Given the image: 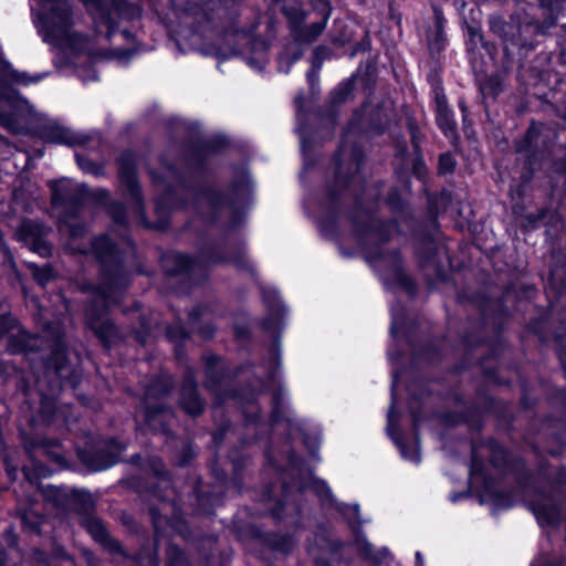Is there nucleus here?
I'll return each mask as SVG.
<instances>
[{
	"mask_svg": "<svg viewBox=\"0 0 566 566\" xmlns=\"http://www.w3.org/2000/svg\"><path fill=\"white\" fill-rule=\"evenodd\" d=\"M408 392L407 409L411 418V431L418 437V427L421 426L423 417V406L427 398L432 394L429 385L421 378L416 377L406 384Z\"/></svg>",
	"mask_w": 566,
	"mask_h": 566,
	"instance_id": "393cba45",
	"label": "nucleus"
},
{
	"mask_svg": "<svg viewBox=\"0 0 566 566\" xmlns=\"http://www.w3.org/2000/svg\"><path fill=\"white\" fill-rule=\"evenodd\" d=\"M8 348L12 354H28L35 350L32 336L24 332L10 336Z\"/></svg>",
	"mask_w": 566,
	"mask_h": 566,
	"instance_id": "603ef678",
	"label": "nucleus"
},
{
	"mask_svg": "<svg viewBox=\"0 0 566 566\" xmlns=\"http://www.w3.org/2000/svg\"><path fill=\"white\" fill-rule=\"evenodd\" d=\"M357 73L340 81L331 92L328 102L343 105L354 98Z\"/></svg>",
	"mask_w": 566,
	"mask_h": 566,
	"instance_id": "a18cd8bd",
	"label": "nucleus"
},
{
	"mask_svg": "<svg viewBox=\"0 0 566 566\" xmlns=\"http://www.w3.org/2000/svg\"><path fill=\"white\" fill-rule=\"evenodd\" d=\"M174 15L189 25L191 34L222 25L224 35L248 34L239 27L240 6L234 0H169Z\"/></svg>",
	"mask_w": 566,
	"mask_h": 566,
	"instance_id": "39448f33",
	"label": "nucleus"
},
{
	"mask_svg": "<svg viewBox=\"0 0 566 566\" xmlns=\"http://www.w3.org/2000/svg\"><path fill=\"white\" fill-rule=\"evenodd\" d=\"M292 492V483L287 480L280 482V492H276V482H269L261 488V502L266 506L268 515L277 524L283 522L285 507L290 494Z\"/></svg>",
	"mask_w": 566,
	"mask_h": 566,
	"instance_id": "b1692460",
	"label": "nucleus"
},
{
	"mask_svg": "<svg viewBox=\"0 0 566 566\" xmlns=\"http://www.w3.org/2000/svg\"><path fill=\"white\" fill-rule=\"evenodd\" d=\"M45 373H53L57 378H63V373L71 368L69 358V346L62 339H56L50 353L42 358Z\"/></svg>",
	"mask_w": 566,
	"mask_h": 566,
	"instance_id": "72a5a7b5",
	"label": "nucleus"
},
{
	"mask_svg": "<svg viewBox=\"0 0 566 566\" xmlns=\"http://www.w3.org/2000/svg\"><path fill=\"white\" fill-rule=\"evenodd\" d=\"M233 338L242 349H249L253 342V334L248 325L234 324L232 327Z\"/></svg>",
	"mask_w": 566,
	"mask_h": 566,
	"instance_id": "69168bd1",
	"label": "nucleus"
},
{
	"mask_svg": "<svg viewBox=\"0 0 566 566\" xmlns=\"http://www.w3.org/2000/svg\"><path fill=\"white\" fill-rule=\"evenodd\" d=\"M416 323L409 322L408 317L402 314L395 316L390 325V334L396 337L398 332H402L405 338H409L410 334L415 332Z\"/></svg>",
	"mask_w": 566,
	"mask_h": 566,
	"instance_id": "e2e57ef3",
	"label": "nucleus"
},
{
	"mask_svg": "<svg viewBox=\"0 0 566 566\" xmlns=\"http://www.w3.org/2000/svg\"><path fill=\"white\" fill-rule=\"evenodd\" d=\"M458 161L453 154L448 150L439 154L437 163V176L447 177L455 172Z\"/></svg>",
	"mask_w": 566,
	"mask_h": 566,
	"instance_id": "052dcab7",
	"label": "nucleus"
},
{
	"mask_svg": "<svg viewBox=\"0 0 566 566\" xmlns=\"http://www.w3.org/2000/svg\"><path fill=\"white\" fill-rule=\"evenodd\" d=\"M366 111L364 106L353 109L350 117L342 129V136H364L369 133L381 136L386 132V126L379 117H370L365 126Z\"/></svg>",
	"mask_w": 566,
	"mask_h": 566,
	"instance_id": "c85d7f7f",
	"label": "nucleus"
},
{
	"mask_svg": "<svg viewBox=\"0 0 566 566\" xmlns=\"http://www.w3.org/2000/svg\"><path fill=\"white\" fill-rule=\"evenodd\" d=\"M555 355L562 369L566 373V332L554 335Z\"/></svg>",
	"mask_w": 566,
	"mask_h": 566,
	"instance_id": "774afa93",
	"label": "nucleus"
},
{
	"mask_svg": "<svg viewBox=\"0 0 566 566\" xmlns=\"http://www.w3.org/2000/svg\"><path fill=\"white\" fill-rule=\"evenodd\" d=\"M202 254L212 264H233L238 270L255 274V266L245 258V249L241 244L234 245L229 252H223L218 245L211 244Z\"/></svg>",
	"mask_w": 566,
	"mask_h": 566,
	"instance_id": "bb28decb",
	"label": "nucleus"
},
{
	"mask_svg": "<svg viewBox=\"0 0 566 566\" xmlns=\"http://www.w3.org/2000/svg\"><path fill=\"white\" fill-rule=\"evenodd\" d=\"M41 6L50 4L46 11L40 14V21L50 36L66 33L73 25V8L69 0H38Z\"/></svg>",
	"mask_w": 566,
	"mask_h": 566,
	"instance_id": "a211bd4d",
	"label": "nucleus"
},
{
	"mask_svg": "<svg viewBox=\"0 0 566 566\" xmlns=\"http://www.w3.org/2000/svg\"><path fill=\"white\" fill-rule=\"evenodd\" d=\"M261 297L266 310V315L260 321L259 327L264 333L274 334L273 343L280 345V333L283 327L286 306L274 287H261Z\"/></svg>",
	"mask_w": 566,
	"mask_h": 566,
	"instance_id": "f3484780",
	"label": "nucleus"
},
{
	"mask_svg": "<svg viewBox=\"0 0 566 566\" xmlns=\"http://www.w3.org/2000/svg\"><path fill=\"white\" fill-rule=\"evenodd\" d=\"M228 458L232 467V480L234 484L240 485L243 482L248 458L240 451H230Z\"/></svg>",
	"mask_w": 566,
	"mask_h": 566,
	"instance_id": "bf43d9fd",
	"label": "nucleus"
},
{
	"mask_svg": "<svg viewBox=\"0 0 566 566\" xmlns=\"http://www.w3.org/2000/svg\"><path fill=\"white\" fill-rule=\"evenodd\" d=\"M172 408L166 402H149L144 400L143 421L144 426L154 434L167 433L168 422L166 415H171Z\"/></svg>",
	"mask_w": 566,
	"mask_h": 566,
	"instance_id": "2f4dec72",
	"label": "nucleus"
},
{
	"mask_svg": "<svg viewBox=\"0 0 566 566\" xmlns=\"http://www.w3.org/2000/svg\"><path fill=\"white\" fill-rule=\"evenodd\" d=\"M250 533L252 538L272 552L287 556L294 549V537L290 533L282 534L275 531H262L256 526H252Z\"/></svg>",
	"mask_w": 566,
	"mask_h": 566,
	"instance_id": "c756f323",
	"label": "nucleus"
},
{
	"mask_svg": "<svg viewBox=\"0 0 566 566\" xmlns=\"http://www.w3.org/2000/svg\"><path fill=\"white\" fill-rule=\"evenodd\" d=\"M432 23L426 28V42L431 59H439L441 53L448 46V35L446 27L448 23L443 9L438 4H432Z\"/></svg>",
	"mask_w": 566,
	"mask_h": 566,
	"instance_id": "a878e982",
	"label": "nucleus"
},
{
	"mask_svg": "<svg viewBox=\"0 0 566 566\" xmlns=\"http://www.w3.org/2000/svg\"><path fill=\"white\" fill-rule=\"evenodd\" d=\"M46 501L53 503L56 507L67 509L75 507L85 512L81 520V525L91 535L105 552L113 556L130 558L127 549L115 537H113L102 518L88 512L94 504L88 491L72 489L64 486L49 485L44 491Z\"/></svg>",
	"mask_w": 566,
	"mask_h": 566,
	"instance_id": "0eeeda50",
	"label": "nucleus"
},
{
	"mask_svg": "<svg viewBox=\"0 0 566 566\" xmlns=\"http://www.w3.org/2000/svg\"><path fill=\"white\" fill-rule=\"evenodd\" d=\"M105 350H111L116 344L123 340L119 327L113 318L86 325Z\"/></svg>",
	"mask_w": 566,
	"mask_h": 566,
	"instance_id": "f704fd0d",
	"label": "nucleus"
},
{
	"mask_svg": "<svg viewBox=\"0 0 566 566\" xmlns=\"http://www.w3.org/2000/svg\"><path fill=\"white\" fill-rule=\"evenodd\" d=\"M228 396L231 398H237L245 401L250 405L259 406V396L260 392L250 385H243L240 388H233L228 392Z\"/></svg>",
	"mask_w": 566,
	"mask_h": 566,
	"instance_id": "680f3d73",
	"label": "nucleus"
},
{
	"mask_svg": "<svg viewBox=\"0 0 566 566\" xmlns=\"http://www.w3.org/2000/svg\"><path fill=\"white\" fill-rule=\"evenodd\" d=\"M182 163L196 177H205L210 172V159L224 154L231 148L230 138L221 133L208 137L196 135L186 138L182 144Z\"/></svg>",
	"mask_w": 566,
	"mask_h": 566,
	"instance_id": "1a4fd4ad",
	"label": "nucleus"
},
{
	"mask_svg": "<svg viewBox=\"0 0 566 566\" xmlns=\"http://www.w3.org/2000/svg\"><path fill=\"white\" fill-rule=\"evenodd\" d=\"M145 472H149L155 479L165 483L172 482V473L167 469L161 457L153 455L146 459Z\"/></svg>",
	"mask_w": 566,
	"mask_h": 566,
	"instance_id": "09e8293b",
	"label": "nucleus"
},
{
	"mask_svg": "<svg viewBox=\"0 0 566 566\" xmlns=\"http://www.w3.org/2000/svg\"><path fill=\"white\" fill-rule=\"evenodd\" d=\"M484 491L489 494L495 507L511 509L514 505V496L511 491L496 490L494 483L488 484Z\"/></svg>",
	"mask_w": 566,
	"mask_h": 566,
	"instance_id": "5fc2aeb1",
	"label": "nucleus"
},
{
	"mask_svg": "<svg viewBox=\"0 0 566 566\" xmlns=\"http://www.w3.org/2000/svg\"><path fill=\"white\" fill-rule=\"evenodd\" d=\"M197 265L198 261L195 256L181 251H174L163 259L165 274L169 277H189Z\"/></svg>",
	"mask_w": 566,
	"mask_h": 566,
	"instance_id": "473e14b6",
	"label": "nucleus"
},
{
	"mask_svg": "<svg viewBox=\"0 0 566 566\" xmlns=\"http://www.w3.org/2000/svg\"><path fill=\"white\" fill-rule=\"evenodd\" d=\"M176 382L170 374H158L150 379L145 387V399L155 402H164L174 392Z\"/></svg>",
	"mask_w": 566,
	"mask_h": 566,
	"instance_id": "e433bc0d",
	"label": "nucleus"
},
{
	"mask_svg": "<svg viewBox=\"0 0 566 566\" xmlns=\"http://www.w3.org/2000/svg\"><path fill=\"white\" fill-rule=\"evenodd\" d=\"M469 474L470 478H482L483 488L494 483V478L488 473L484 460L479 452H471Z\"/></svg>",
	"mask_w": 566,
	"mask_h": 566,
	"instance_id": "3c124183",
	"label": "nucleus"
},
{
	"mask_svg": "<svg viewBox=\"0 0 566 566\" xmlns=\"http://www.w3.org/2000/svg\"><path fill=\"white\" fill-rule=\"evenodd\" d=\"M90 247L98 264L99 285L95 289V296L85 305V326L108 318L113 293L125 292L130 284L124 253L108 233L93 237Z\"/></svg>",
	"mask_w": 566,
	"mask_h": 566,
	"instance_id": "7ed1b4c3",
	"label": "nucleus"
},
{
	"mask_svg": "<svg viewBox=\"0 0 566 566\" xmlns=\"http://www.w3.org/2000/svg\"><path fill=\"white\" fill-rule=\"evenodd\" d=\"M478 401L465 406L463 410H450L441 413V422L448 428L465 424L471 432L481 433L485 427L486 417L502 410V400L489 392L485 386L475 388Z\"/></svg>",
	"mask_w": 566,
	"mask_h": 566,
	"instance_id": "9d476101",
	"label": "nucleus"
},
{
	"mask_svg": "<svg viewBox=\"0 0 566 566\" xmlns=\"http://www.w3.org/2000/svg\"><path fill=\"white\" fill-rule=\"evenodd\" d=\"M165 566H192L187 552L178 544L169 543L166 547Z\"/></svg>",
	"mask_w": 566,
	"mask_h": 566,
	"instance_id": "864d4df0",
	"label": "nucleus"
},
{
	"mask_svg": "<svg viewBox=\"0 0 566 566\" xmlns=\"http://www.w3.org/2000/svg\"><path fill=\"white\" fill-rule=\"evenodd\" d=\"M125 449L126 446L116 437L109 438L103 448L86 441L83 447L76 448V458L90 472H101L116 465Z\"/></svg>",
	"mask_w": 566,
	"mask_h": 566,
	"instance_id": "ddd939ff",
	"label": "nucleus"
},
{
	"mask_svg": "<svg viewBox=\"0 0 566 566\" xmlns=\"http://www.w3.org/2000/svg\"><path fill=\"white\" fill-rule=\"evenodd\" d=\"M335 171L332 180L324 186L326 216L321 221V230L329 234H337L339 219L343 211V197L353 184V174L344 172L339 155L335 157Z\"/></svg>",
	"mask_w": 566,
	"mask_h": 566,
	"instance_id": "f8f14e48",
	"label": "nucleus"
},
{
	"mask_svg": "<svg viewBox=\"0 0 566 566\" xmlns=\"http://www.w3.org/2000/svg\"><path fill=\"white\" fill-rule=\"evenodd\" d=\"M385 203L395 214H402L408 208V201L402 197L399 188L396 186L388 189Z\"/></svg>",
	"mask_w": 566,
	"mask_h": 566,
	"instance_id": "6e6d98bb",
	"label": "nucleus"
},
{
	"mask_svg": "<svg viewBox=\"0 0 566 566\" xmlns=\"http://www.w3.org/2000/svg\"><path fill=\"white\" fill-rule=\"evenodd\" d=\"M53 208H62L65 218L77 219L81 214L80 185L71 189L67 179H52L48 181Z\"/></svg>",
	"mask_w": 566,
	"mask_h": 566,
	"instance_id": "412c9836",
	"label": "nucleus"
},
{
	"mask_svg": "<svg viewBox=\"0 0 566 566\" xmlns=\"http://www.w3.org/2000/svg\"><path fill=\"white\" fill-rule=\"evenodd\" d=\"M178 186L192 192L193 206L199 208L205 205L207 209L199 213L200 219L209 226H217L223 210L230 211V226L235 227L243 222L247 211L253 200V182L247 170L233 176L229 182V189L223 190L216 184H190L180 168L171 175Z\"/></svg>",
	"mask_w": 566,
	"mask_h": 566,
	"instance_id": "f03ea898",
	"label": "nucleus"
},
{
	"mask_svg": "<svg viewBox=\"0 0 566 566\" xmlns=\"http://www.w3.org/2000/svg\"><path fill=\"white\" fill-rule=\"evenodd\" d=\"M205 360V387L211 391L218 390L224 380L230 378L228 370L220 366L221 356L210 354L203 358Z\"/></svg>",
	"mask_w": 566,
	"mask_h": 566,
	"instance_id": "58836bf2",
	"label": "nucleus"
},
{
	"mask_svg": "<svg viewBox=\"0 0 566 566\" xmlns=\"http://www.w3.org/2000/svg\"><path fill=\"white\" fill-rule=\"evenodd\" d=\"M119 187L125 197H129L135 207L140 211L144 224L147 229L166 231L172 213L184 211L189 206V200L176 186L166 185L154 199V214L156 220L150 222L145 214V200L143 188L138 178V156L135 150L125 148L115 158Z\"/></svg>",
	"mask_w": 566,
	"mask_h": 566,
	"instance_id": "20e7f679",
	"label": "nucleus"
},
{
	"mask_svg": "<svg viewBox=\"0 0 566 566\" xmlns=\"http://www.w3.org/2000/svg\"><path fill=\"white\" fill-rule=\"evenodd\" d=\"M489 462L494 469L513 474L515 482L521 488H527L533 480V473L527 468L525 459L521 455H514L501 442L500 450L490 452Z\"/></svg>",
	"mask_w": 566,
	"mask_h": 566,
	"instance_id": "aec40b11",
	"label": "nucleus"
},
{
	"mask_svg": "<svg viewBox=\"0 0 566 566\" xmlns=\"http://www.w3.org/2000/svg\"><path fill=\"white\" fill-rule=\"evenodd\" d=\"M371 256L378 262L391 261L389 265L390 276L387 277L388 284L402 290L410 298H415L418 295V284L416 280L406 272L400 249L379 250L376 248Z\"/></svg>",
	"mask_w": 566,
	"mask_h": 566,
	"instance_id": "dca6fc26",
	"label": "nucleus"
},
{
	"mask_svg": "<svg viewBox=\"0 0 566 566\" xmlns=\"http://www.w3.org/2000/svg\"><path fill=\"white\" fill-rule=\"evenodd\" d=\"M178 407L184 413L193 419L201 417L206 411L207 401L199 391L196 374L191 369L187 370L182 377Z\"/></svg>",
	"mask_w": 566,
	"mask_h": 566,
	"instance_id": "5701e85b",
	"label": "nucleus"
},
{
	"mask_svg": "<svg viewBox=\"0 0 566 566\" xmlns=\"http://www.w3.org/2000/svg\"><path fill=\"white\" fill-rule=\"evenodd\" d=\"M339 155L342 167L344 172H352L353 174V181L355 180L356 175L363 169L365 161H366V153L363 147V145L358 142H354L350 145L349 149V161L346 164L344 160L343 155V145L340 144L337 149L334 151L332 156V164H333V172L335 171V157Z\"/></svg>",
	"mask_w": 566,
	"mask_h": 566,
	"instance_id": "4c0bfd02",
	"label": "nucleus"
},
{
	"mask_svg": "<svg viewBox=\"0 0 566 566\" xmlns=\"http://www.w3.org/2000/svg\"><path fill=\"white\" fill-rule=\"evenodd\" d=\"M23 122L22 124H24ZM21 134H29L41 139L45 144L63 145L69 147L85 146L90 142V136L73 132L71 128L60 124H43L34 128H28L23 125Z\"/></svg>",
	"mask_w": 566,
	"mask_h": 566,
	"instance_id": "6ab92c4d",
	"label": "nucleus"
},
{
	"mask_svg": "<svg viewBox=\"0 0 566 566\" xmlns=\"http://www.w3.org/2000/svg\"><path fill=\"white\" fill-rule=\"evenodd\" d=\"M165 337L169 343H188L191 338V333L179 319L167 325Z\"/></svg>",
	"mask_w": 566,
	"mask_h": 566,
	"instance_id": "13d9d810",
	"label": "nucleus"
},
{
	"mask_svg": "<svg viewBox=\"0 0 566 566\" xmlns=\"http://www.w3.org/2000/svg\"><path fill=\"white\" fill-rule=\"evenodd\" d=\"M544 127V123L531 119L526 130L513 139L515 154L524 156L522 165L527 166V161H530V166L537 168L541 166L542 151L539 150L538 142Z\"/></svg>",
	"mask_w": 566,
	"mask_h": 566,
	"instance_id": "4be33fe9",
	"label": "nucleus"
},
{
	"mask_svg": "<svg viewBox=\"0 0 566 566\" xmlns=\"http://www.w3.org/2000/svg\"><path fill=\"white\" fill-rule=\"evenodd\" d=\"M307 488L319 500L322 505H328L329 507L334 509L337 513L343 515L345 518L348 516L349 511H353L355 516L359 515V505H349L347 503L337 502L332 489L329 488L328 483L325 480L313 475L310 480ZM305 489L306 485L301 484L298 486V492L302 493L305 491Z\"/></svg>",
	"mask_w": 566,
	"mask_h": 566,
	"instance_id": "cd10ccee",
	"label": "nucleus"
},
{
	"mask_svg": "<svg viewBox=\"0 0 566 566\" xmlns=\"http://www.w3.org/2000/svg\"><path fill=\"white\" fill-rule=\"evenodd\" d=\"M281 11L287 19L291 29L296 30L304 23L305 12L301 8L295 6H283Z\"/></svg>",
	"mask_w": 566,
	"mask_h": 566,
	"instance_id": "338daca9",
	"label": "nucleus"
},
{
	"mask_svg": "<svg viewBox=\"0 0 566 566\" xmlns=\"http://www.w3.org/2000/svg\"><path fill=\"white\" fill-rule=\"evenodd\" d=\"M397 395H396V380L391 386V402L387 413V434L394 444L399 450L402 459L408 460L415 464L421 462V449H420V427H418V438L412 432L413 446L410 447L407 442L403 432L399 424V412L397 410Z\"/></svg>",
	"mask_w": 566,
	"mask_h": 566,
	"instance_id": "4468645a",
	"label": "nucleus"
},
{
	"mask_svg": "<svg viewBox=\"0 0 566 566\" xmlns=\"http://www.w3.org/2000/svg\"><path fill=\"white\" fill-rule=\"evenodd\" d=\"M28 269L30 270L34 282L41 287H45L56 277V271L51 263L39 265L34 262H30L28 263Z\"/></svg>",
	"mask_w": 566,
	"mask_h": 566,
	"instance_id": "8fccbe9b",
	"label": "nucleus"
},
{
	"mask_svg": "<svg viewBox=\"0 0 566 566\" xmlns=\"http://www.w3.org/2000/svg\"><path fill=\"white\" fill-rule=\"evenodd\" d=\"M81 210L86 201L95 205L108 206L111 200L109 191L105 188L90 189L85 184H80Z\"/></svg>",
	"mask_w": 566,
	"mask_h": 566,
	"instance_id": "de8ad7c7",
	"label": "nucleus"
},
{
	"mask_svg": "<svg viewBox=\"0 0 566 566\" xmlns=\"http://www.w3.org/2000/svg\"><path fill=\"white\" fill-rule=\"evenodd\" d=\"M495 74L488 76L480 84V91L483 96H489L492 98H496L502 92V81L500 76H506L509 73L504 74L496 71L494 67Z\"/></svg>",
	"mask_w": 566,
	"mask_h": 566,
	"instance_id": "4d7b16f0",
	"label": "nucleus"
},
{
	"mask_svg": "<svg viewBox=\"0 0 566 566\" xmlns=\"http://www.w3.org/2000/svg\"><path fill=\"white\" fill-rule=\"evenodd\" d=\"M465 53L472 70L478 74H486L489 64L497 72L511 73L515 67H522V60L536 46L535 27L507 22L502 17L490 20V29L501 40V46L486 41L479 23L464 21Z\"/></svg>",
	"mask_w": 566,
	"mask_h": 566,
	"instance_id": "f257e3e1",
	"label": "nucleus"
},
{
	"mask_svg": "<svg viewBox=\"0 0 566 566\" xmlns=\"http://www.w3.org/2000/svg\"><path fill=\"white\" fill-rule=\"evenodd\" d=\"M416 255L422 268L436 264L438 260V245L432 233H422L420 242L416 248Z\"/></svg>",
	"mask_w": 566,
	"mask_h": 566,
	"instance_id": "c03bdc74",
	"label": "nucleus"
},
{
	"mask_svg": "<svg viewBox=\"0 0 566 566\" xmlns=\"http://www.w3.org/2000/svg\"><path fill=\"white\" fill-rule=\"evenodd\" d=\"M355 517H356V520H352L348 516L345 518L347 522V526L353 534L354 545L357 549L359 557L366 562L371 563V560L374 558V551H375L374 546L367 539V537L363 531L360 514Z\"/></svg>",
	"mask_w": 566,
	"mask_h": 566,
	"instance_id": "a19ab883",
	"label": "nucleus"
},
{
	"mask_svg": "<svg viewBox=\"0 0 566 566\" xmlns=\"http://www.w3.org/2000/svg\"><path fill=\"white\" fill-rule=\"evenodd\" d=\"M530 510L541 527H558L562 522V512L558 504L545 503L542 500H532Z\"/></svg>",
	"mask_w": 566,
	"mask_h": 566,
	"instance_id": "c9c22d12",
	"label": "nucleus"
},
{
	"mask_svg": "<svg viewBox=\"0 0 566 566\" xmlns=\"http://www.w3.org/2000/svg\"><path fill=\"white\" fill-rule=\"evenodd\" d=\"M434 102H436V125L440 129L442 134L452 130L458 127L457 122L454 119V113L449 107L448 99L446 94L443 93V88L440 87V92H438V87H434Z\"/></svg>",
	"mask_w": 566,
	"mask_h": 566,
	"instance_id": "ea45409f",
	"label": "nucleus"
},
{
	"mask_svg": "<svg viewBox=\"0 0 566 566\" xmlns=\"http://www.w3.org/2000/svg\"><path fill=\"white\" fill-rule=\"evenodd\" d=\"M503 312H504V307L501 306L494 313L493 326H494V331L496 334L495 336H485L478 332H467L461 337V343L467 352H473L481 347L489 348V353L482 355L479 358V365H484L486 361L497 358L502 353V347H503L502 333H503L504 324H503L502 319L496 321V318Z\"/></svg>",
	"mask_w": 566,
	"mask_h": 566,
	"instance_id": "2eb2a0df",
	"label": "nucleus"
},
{
	"mask_svg": "<svg viewBox=\"0 0 566 566\" xmlns=\"http://www.w3.org/2000/svg\"><path fill=\"white\" fill-rule=\"evenodd\" d=\"M107 213L117 226H127V209L122 201L112 200L107 206Z\"/></svg>",
	"mask_w": 566,
	"mask_h": 566,
	"instance_id": "0e129e2a",
	"label": "nucleus"
},
{
	"mask_svg": "<svg viewBox=\"0 0 566 566\" xmlns=\"http://www.w3.org/2000/svg\"><path fill=\"white\" fill-rule=\"evenodd\" d=\"M193 511L196 514L207 516L214 513L218 495L210 489L205 490L200 479L197 480L193 486Z\"/></svg>",
	"mask_w": 566,
	"mask_h": 566,
	"instance_id": "37998d69",
	"label": "nucleus"
},
{
	"mask_svg": "<svg viewBox=\"0 0 566 566\" xmlns=\"http://www.w3.org/2000/svg\"><path fill=\"white\" fill-rule=\"evenodd\" d=\"M83 3L91 10L94 23L97 27H105V38L111 41L114 35L119 32V23L113 13L118 19L133 22L139 20L143 14V8L128 0H82Z\"/></svg>",
	"mask_w": 566,
	"mask_h": 566,
	"instance_id": "9b49d317",
	"label": "nucleus"
},
{
	"mask_svg": "<svg viewBox=\"0 0 566 566\" xmlns=\"http://www.w3.org/2000/svg\"><path fill=\"white\" fill-rule=\"evenodd\" d=\"M537 169V167L530 166V161H527V166L522 165L518 179L510 185L509 197L512 210L516 214L525 210L526 193Z\"/></svg>",
	"mask_w": 566,
	"mask_h": 566,
	"instance_id": "7c9ffc66",
	"label": "nucleus"
},
{
	"mask_svg": "<svg viewBox=\"0 0 566 566\" xmlns=\"http://www.w3.org/2000/svg\"><path fill=\"white\" fill-rule=\"evenodd\" d=\"M57 416V399L54 396L42 392L36 413L32 416L31 423L49 427L53 424Z\"/></svg>",
	"mask_w": 566,
	"mask_h": 566,
	"instance_id": "79ce46f5",
	"label": "nucleus"
},
{
	"mask_svg": "<svg viewBox=\"0 0 566 566\" xmlns=\"http://www.w3.org/2000/svg\"><path fill=\"white\" fill-rule=\"evenodd\" d=\"M45 77L38 73L30 75L27 72L13 69L9 61H3L0 67V126L13 135L22 133L23 122H29L34 115V108L14 84L29 86Z\"/></svg>",
	"mask_w": 566,
	"mask_h": 566,
	"instance_id": "423d86ee",
	"label": "nucleus"
},
{
	"mask_svg": "<svg viewBox=\"0 0 566 566\" xmlns=\"http://www.w3.org/2000/svg\"><path fill=\"white\" fill-rule=\"evenodd\" d=\"M18 240L29 245L34 240L45 237L44 228L41 223L25 219L17 230Z\"/></svg>",
	"mask_w": 566,
	"mask_h": 566,
	"instance_id": "49530a36",
	"label": "nucleus"
},
{
	"mask_svg": "<svg viewBox=\"0 0 566 566\" xmlns=\"http://www.w3.org/2000/svg\"><path fill=\"white\" fill-rule=\"evenodd\" d=\"M353 232L356 238L365 239L369 235L375 237L376 241L366 247L367 260L377 262L371 255L376 248L385 250L384 245L392 240V229H398L399 223L396 219H381L376 216V211L367 207L360 197H356L354 210L347 216Z\"/></svg>",
	"mask_w": 566,
	"mask_h": 566,
	"instance_id": "6e6552de",
	"label": "nucleus"
}]
</instances>
